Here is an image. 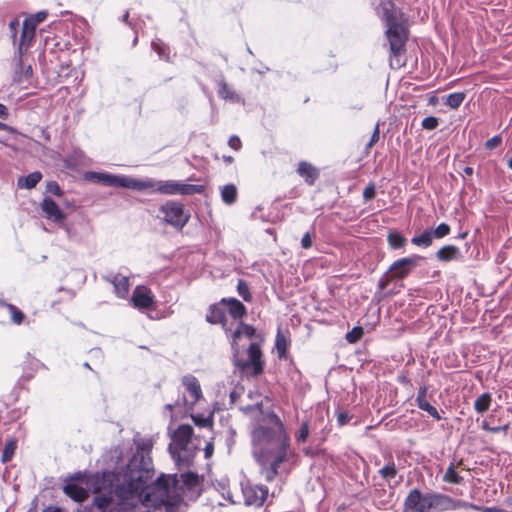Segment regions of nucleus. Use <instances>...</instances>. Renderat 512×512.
Here are the masks:
<instances>
[{"label": "nucleus", "mask_w": 512, "mask_h": 512, "mask_svg": "<svg viewBox=\"0 0 512 512\" xmlns=\"http://www.w3.org/2000/svg\"><path fill=\"white\" fill-rule=\"evenodd\" d=\"M270 417L273 427L259 426L252 432L253 454L260 467L261 476L268 482L287 473L285 463L291 454L290 438L283 423L275 414Z\"/></svg>", "instance_id": "f257e3e1"}, {"label": "nucleus", "mask_w": 512, "mask_h": 512, "mask_svg": "<svg viewBox=\"0 0 512 512\" xmlns=\"http://www.w3.org/2000/svg\"><path fill=\"white\" fill-rule=\"evenodd\" d=\"M376 11L386 27L385 35L389 41L390 50L396 56L404 49L408 39L404 14L392 0H381Z\"/></svg>", "instance_id": "f03ea898"}, {"label": "nucleus", "mask_w": 512, "mask_h": 512, "mask_svg": "<svg viewBox=\"0 0 512 512\" xmlns=\"http://www.w3.org/2000/svg\"><path fill=\"white\" fill-rule=\"evenodd\" d=\"M199 445L200 441L194 436L192 426L182 424L171 434L168 449L177 465L188 466L199 450Z\"/></svg>", "instance_id": "7ed1b4c3"}, {"label": "nucleus", "mask_w": 512, "mask_h": 512, "mask_svg": "<svg viewBox=\"0 0 512 512\" xmlns=\"http://www.w3.org/2000/svg\"><path fill=\"white\" fill-rule=\"evenodd\" d=\"M404 508L414 512L433 510L432 492L422 494L419 489H412L404 501Z\"/></svg>", "instance_id": "20e7f679"}, {"label": "nucleus", "mask_w": 512, "mask_h": 512, "mask_svg": "<svg viewBox=\"0 0 512 512\" xmlns=\"http://www.w3.org/2000/svg\"><path fill=\"white\" fill-rule=\"evenodd\" d=\"M164 219L170 225L176 228H183L188 222L189 215L184 212V207L181 203L168 201L160 208Z\"/></svg>", "instance_id": "39448f33"}, {"label": "nucleus", "mask_w": 512, "mask_h": 512, "mask_svg": "<svg viewBox=\"0 0 512 512\" xmlns=\"http://www.w3.org/2000/svg\"><path fill=\"white\" fill-rule=\"evenodd\" d=\"M182 384L191 399L188 400L185 396H183L181 401L177 400L175 406L183 407L186 411L191 410L194 404L202 397L200 383L193 375H186L182 378Z\"/></svg>", "instance_id": "423d86ee"}, {"label": "nucleus", "mask_w": 512, "mask_h": 512, "mask_svg": "<svg viewBox=\"0 0 512 512\" xmlns=\"http://www.w3.org/2000/svg\"><path fill=\"white\" fill-rule=\"evenodd\" d=\"M261 356L262 352L259 345L251 343L248 348V359L236 360V365L243 372H248L251 369L252 375L257 376L263 372Z\"/></svg>", "instance_id": "0eeeda50"}, {"label": "nucleus", "mask_w": 512, "mask_h": 512, "mask_svg": "<svg viewBox=\"0 0 512 512\" xmlns=\"http://www.w3.org/2000/svg\"><path fill=\"white\" fill-rule=\"evenodd\" d=\"M432 500L433 510L437 512H445L450 510H456L459 508H475L474 504L472 503L463 500H456L446 494L437 492H432Z\"/></svg>", "instance_id": "6e6552de"}, {"label": "nucleus", "mask_w": 512, "mask_h": 512, "mask_svg": "<svg viewBox=\"0 0 512 512\" xmlns=\"http://www.w3.org/2000/svg\"><path fill=\"white\" fill-rule=\"evenodd\" d=\"M48 16L46 11H39L36 14L26 18L22 25L21 38L19 48L22 49L24 46H28L35 35L36 26L43 22Z\"/></svg>", "instance_id": "1a4fd4ad"}, {"label": "nucleus", "mask_w": 512, "mask_h": 512, "mask_svg": "<svg viewBox=\"0 0 512 512\" xmlns=\"http://www.w3.org/2000/svg\"><path fill=\"white\" fill-rule=\"evenodd\" d=\"M422 260V257L419 255H413L410 257L401 258L395 261L389 269L390 278L394 279H403L406 277L413 268L418 266L419 262Z\"/></svg>", "instance_id": "9d476101"}, {"label": "nucleus", "mask_w": 512, "mask_h": 512, "mask_svg": "<svg viewBox=\"0 0 512 512\" xmlns=\"http://www.w3.org/2000/svg\"><path fill=\"white\" fill-rule=\"evenodd\" d=\"M139 185L141 186V188H139L138 191L150 190L153 192L172 195L177 194L179 182L173 180L155 181L152 179H139Z\"/></svg>", "instance_id": "9b49d317"}, {"label": "nucleus", "mask_w": 512, "mask_h": 512, "mask_svg": "<svg viewBox=\"0 0 512 512\" xmlns=\"http://www.w3.org/2000/svg\"><path fill=\"white\" fill-rule=\"evenodd\" d=\"M242 493L245 505L259 507L264 503L268 489L262 485L248 484L242 487Z\"/></svg>", "instance_id": "f8f14e48"}, {"label": "nucleus", "mask_w": 512, "mask_h": 512, "mask_svg": "<svg viewBox=\"0 0 512 512\" xmlns=\"http://www.w3.org/2000/svg\"><path fill=\"white\" fill-rule=\"evenodd\" d=\"M102 183L109 187H122L137 190L141 188L139 185V179L128 177V176H117L109 173H104L102 176Z\"/></svg>", "instance_id": "ddd939ff"}, {"label": "nucleus", "mask_w": 512, "mask_h": 512, "mask_svg": "<svg viewBox=\"0 0 512 512\" xmlns=\"http://www.w3.org/2000/svg\"><path fill=\"white\" fill-rule=\"evenodd\" d=\"M132 302L134 307L138 309H147L152 307L154 296L147 287L137 286L133 291Z\"/></svg>", "instance_id": "4468645a"}, {"label": "nucleus", "mask_w": 512, "mask_h": 512, "mask_svg": "<svg viewBox=\"0 0 512 512\" xmlns=\"http://www.w3.org/2000/svg\"><path fill=\"white\" fill-rule=\"evenodd\" d=\"M42 210L45 212L49 219L54 222H62L65 219L64 213L60 210L59 206L50 198H45L41 204Z\"/></svg>", "instance_id": "2eb2a0df"}, {"label": "nucleus", "mask_w": 512, "mask_h": 512, "mask_svg": "<svg viewBox=\"0 0 512 512\" xmlns=\"http://www.w3.org/2000/svg\"><path fill=\"white\" fill-rule=\"evenodd\" d=\"M220 303L227 306L229 314L234 319H241L247 313L246 307L236 298H223Z\"/></svg>", "instance_id": "dca6fc26"}, {"label": "nucleus", "mask_w": 512, "mask_h": 512, "mask_svg": "<svg viewBox=\"0 0 512 512\" xmlns=\"http://www.w3.org/2000/svg\"><path fill=\"white\" fill-rule=\"evenodd\" d=\"M206 320L211 324H221L226 332L230 331V328L227 327L224 310L217 305L209 307Z\"/></svg>", "instance_id": "f3484780"}, {"label": "nucleus", "mask_w": 512, "mask_h": 512, "mask_svg": "<svg viewBox=\"0 0 512 512\" xmlns=\"http://www.w3.org/2000/svg\"><path fill=\"white\" fill-rule=\"evenodd\" d=\"M63 491L68 497L76 502H83L88 498V491L74 482H68L63 487Z\"/></svg>", "instance_id": "a211bd4d"}, {"label": "nucleus", "mask_w": 512, "mask_h": 512, "mask_svg": "<svg viewBox=\"0 0 512 512\" xmlns=\"http://www.w3.org/2000/svg\"><path fill=\"white\" fill-rule=\"evenodd\" d=\"M109 281L113 284L116 294L124 298L129 292V279L127 276L117 274L113 275Z\"/></svg>", "instance_id": "6ab92c4d"}, {"label": "nucleus", "mask_w": 512, "mask_h": 512, "mask_svg": "<svg viewBox=\"0 0 512 512\" xmlns=\"http://www.w3.org/2000/svg\"><path fill=\"white\" fill-rule=\"evenodd\" d=\"M298 174L303 177L309 185L314 184L319 176L317 169L307 162H300L297 168Z\"/></svg>", "instance_id": "aec40b11"}, {"label": "nucleus", "mask_w": 512, "mask_h": 512, "mask_svg": "<svg viewBox=\"0 0 512 512\" xmlns=\"http://www.w3.org/2000/svg\"><path fill=\"white\" fill-rule=\"evenodd\" d=\"M255 334V328L251 325L240 322L236 330L232 334V348L236 350L237 342L242 336L252 338Z\"/></svg>", "instance_id": "412c9836"}, {"label": "nucleus", "mask_w": 512, "mask_h": 512, "mask_svg": "<svg viewBox=\"0 0 512 512\" xmlns=\"http://www.w3.org/2000/svg\"><path fill=\"white\" fill-rule=\"evenodd\" d=\"M460 255V250L454 245H446L438 250L436 256L440 261L448 262L457 259Z\"/></svg>", "instance_id": "4be33fe9"}, {"label": "nucleus", "mask_w": 512, "mask_h": 512, "mask_svg": "<svg viewBox=\"0 0 512 512\" xmlns=\"http://www.w3.org/2000/svg\"><path fill=\"white\" fill-rule=\"evenodd\" d=\"M42 179L41 172L35 171L28 174L25 177H21L18 180V186L20 188L32 189L34 188Z\"/></svg>", "instance_id": "5701e85b"}, {"label": "nucleus", "mask_w": 512, "mask_h": 512, "mask_svg": "<svg viewBox=\"0 0 512 512\" xmlns=\"http://www.w3.org/2000/svg\"><path fill=\"white\" fill-rule=\"evenodd\" d=\"M433 241V233L432 230H425L420 235L414 236L411 239V243L418 246L427 248L432 244Z\"/></svg>", "instance_id": "b1692460"}, {"label": "nucleus", "mask_w": 512, "mask_h": 512, "mask_svg": "<svg viewBox=\"0 0 512 512\" xmlns=\"http://www.w3.org/2000/svg\"><path fill=\"white\" fill-rule=\"evenodd\" d=\"M491 395L489 393H483L474 402V409L477 413L483 414L488 411L491 405Z\"/></svg>", "instance_id": "393cba45"}, {"label": "nucleus", "mask_w": 512, "mask_h": 512, "mask_svg": "<svg viewBox=\"0 0 512 512\" xmlns=\"http://www.w3.org/2000/svg\"><path fill=\"white\" fill-rule=\"evenodd\" d=\"M221 197L226 204H233L237 198V189L233 184L225 185L221 190Z\"/></svg>", "instance_id": "a878e982"}, {"label": "nucleus", "mask_w": 512, "mask_h": 512, "mask_svg": "<svg viewBox=\"0 0 512 512\" xmlns=\"http://www.w3.org/2000/svg\"><path fill=\"white\" fill-rule=\"evenodd\" d=\"M442 480L446 483L461 484L463 482V477L456 472L454 464L451 463L447 467Z\"/></svg>", "instance_id": "bb28decb"}, {"label": "nucleus", "mask_w": 512, "mask_h": 512, "mask_svg": "<svg viewBox=\"0 0 512 512\" xmlns=\"http://www.w3.org/2000/svg\"><path fill=\"white\" fill-rule=\"evenodd\" d=\"M218 94L223 99L231 100L233 102L239 101V96L224 81L219 83Z\"/></svg>", "instance_id": "cd10ccee"}, {"label": "nucleus", "mask_w": 512, "mask_h": 512, "mask_svg": "<svg viewBox=\"0 0 512 512\" xmlns=\"http://www.w3.org/2000/svg\"><path fill=\"white\" fill-rule=\"evenodd\" d=\"M203 190H204V187L202 185L185 184V183L179 182L177 194L193 195V194L202 193Z\"/></svg>", "instance_id": "c85d7f7f"}, {"label": "nucleus", "mask_w": 512, "mask_h": 512, "mask_svg": "<svg viewBox=\"0 0 512 512\" xmlns=\"http://www.w3.org/2000/svg\"><path fill=\"white\" fill-rule=\"evenodd\" d=\"M387 241L392 249L402 248L406 243L405 237L397 231L390 232Z\"/></svg>", "instance_id": "c756f323"}, {"label": "nucleus", "mask_w": 512, "mask_h": 512, "mask_svg": "<svg viewBox=\"0 0 512 512\" xmlns=\"http://www.w3.org/2000/svg\"><path fill=\"white\" fill-rule=\"evenodd\" d=\"M417 406L423 410L426 411L431 417H433L436 420H440L441 416L438 413L437 409L432 406L427 399H416Z\"/></svg>", "instance_id": "7c9ffc66"}, {"label": "nucleus", "mask_w": 512, "mask_h": 512, "mask_svg": "<svg viewBox=\"0 0 512 512\" xmlns=\"http://www.w3.org/2000/svg\"><path fill=\"white\" fill-rule=\"evenodd\" d=\"M465 94L463 92H456L449 94L446 99V105L451 109H457L464 101Z\"/></svg>", "instance_id": "2f4dec72"}, {"label": "nucleus", "mask_w": 512, "mask_h": 512, "mask_svg": "<svg viewBox=\"0 0 512 512\" xmlns=\"http://www.w3.org/2000/svg\"><path fill=\"white\" fill-rule=\"evenodd\" d=\"M16 448H17L16 440L12 439L6 443V445L3 449V452H2V456H1V460L3 463H6L12 459Z\"/></svg>", "instance_id": "473e14b6"}, {"label": "nucleus", "mask_w": 512, "mask_h": 512, "mask_svg": "<svg viewBox=\"0 0 512 512\" xmlns=\"http://www.w3.org/2000/svg\"><path fill=\"white\" fill-rule=\"evenodd\" d=\"M237 292L243 298L244 301H246V302H251L252 301V295L250 293L249 286L242 279H240L238 281Z\"/></svg>", "instance_id": "72a5a7b5"}, {"label": "nucleus", "mask_w": 512, "mask_h": 512, "mask_svg": "<svg viewBox=\"0 0 512 512\" xmlns=\"http://www.w3.org/2000/svg\"><path fill=\"white\" fill-rule=\"evenodd\" d=\"M379 474L384 478V479H392L396 476L397 474V469H396V466L394 464V462H388L383 468H381L379 470Z\"/></svg>", "instance_id": "f704fd0d"}, {"label": "nucleus", "mask_w": 512, "mask_h": 512, "mask_svg": "<svg viewBox=\"0 0 512 512\" xmlns=\"http://www.w3.org/2000/svg\"><path fill=\"white\" fill-rule=\"evenodd\" d=\"M4 305L10 312L11 320L15 324H21L24 319V313L12 304H4Z\"/></svg>", "instance_id": "c9c22d12"}, {"label": "nucleus", "mask_w": 512, "mask_h": 512, "mask_svg": "<svg viewBox=\"0 0 512 512\" xmlns=\"http://www.w3.org/2000/svg\"><path fill=\"white\" fill-rule=\"evenodd\" d=\"M275 346H276L279 357L280 358L284 357L286 350H287L288 343H287L285 336L282 335L281 333H278L276 336Z\"/></svg>", "instance_id": "e433bc0d"}, {"label": "nucleus", "mask_w": 512, "mask_h": 512, "mask_svg": "<svg viewBox=\"0 0 512 512\" xmlns=\"http://www.w3.org/2000/svg\"><path fill=\"white\" fill-rule=\"evenodd\" d=\"M363 336V328L362 327H354L350 332L346 334V340L349 343L358 342Z\"/></svg>", "instance_id": "4c0bfd02"}, {"label": "nucleus", "mask_w": 512, "mask_h": 512, "mask_svg": "<svg viewBox=\"0 0 512 512\" xmlns=\"http://www.w3.org/2000/svg\"><path fill=\"white\" fill-rule=\"evenodd\" d=\"M432 233L433 237L441 239L450 233V226L446 223H441L432 231Z\"/></svg>", "instance_id": "58836bf2"}, {"label": "nucleus", "mask_w": 512, "mask_h": 512, "mask_svg": "<svg viewBox=\"0 0 512 512\" xmlns=\"http://www.w3.org/2000/svg\"><path fill=\"white\" fill-rule=\"evenodd\" d=\"M192 419L194 423L199 427H211L212 426V419L211 417H202L200 415H192Z\"/></svg>", "instance_id": "ea45409f"}, {"label": "nucleus", "mask_w": 512, "mask_h": 512, "mask_svg": "<svg viewBox=\"0 0 512 512\" xmlns=\"http://www.w3.org/2000/svg\"><path fill=\"white\" fill-rule=\"evenodd\" d=\"M309 436V426L307 422L302 423L300 430L296 436L297 442H305Z\"/></svg>", "instance_id": "a19ab883"}, {"label": "nucleus", "mask_w": 512, "mask_h": 512, "mask_svg": "<svg viewBox=\"0 0 512 512\" xmlns=\"http://www.w3.org/2000/svg\"><path fill=\"white\" fill-rule=\"evenodd\" d=\"M438 126V119L433 116H429L423 119L422 127L426 130H433Z\"/></svg>", "instance_id": "79ce46f5"}, {"label": "nucleus", "mask_w": 512, "mask_h": 512, "mask_svg": "<svg viewBox=\"0 0 512 512\" xmlns=\"http://www.w3.org/2000/svg\"><path fill=\"white\" fill-rule=\"evenodd\" d=\"M376 195V189L374 184H369L365 187L363 191V198L365 201L372 200Z\"/></svg>", "instance_id": "37998d69"}, {"label": "nucleus", "mask_w": 512, "mask_h": 512, "mask_svg": "<svg viewBox=\"0 0 512 512\" xmlns=\"http://www.w3.org/2000/svg\"><path fill=\"white\" fill-rule=\"evenodd\" d=\"M152 48L157 52L160 58L168 59V54L166 53V47L158 42H152Z\"/></svg>", "instance_id": "c03bdc74"}, {"label": "nucleus", "mask_w": 512, "mask_h": 512, "mask_svg": "<svg viewBox=\"0 0 512 512\" xmlns=\"http://www.w3.org/2000/svg\"><path fill=\"white\" fill-rule=\"evenodd\" d=\"M102 176H104L103 172H88V173H86V179L96 182V183H102V181H103Z\"/></svg>", "instance_id": "a18cd8bd"}, {"label": "nucleus", "mask_w": 512, "mask_h": 512, "mask_svg": "<svg viewBox=\"0 0 512 512\" xmlns=\"http://www.w3.org/2000/svg\"><path fill=\"white\" fill-rule=\"evenodd\" d=\"M502 142V138L501 136L497 135V136H494L492 137L491 139H489L485 146L488 148V149H494L496 147H498Z\"/></svg>", "instance_id": "49530a36"}, {"label": "nucleus", "mask_w": 512, "mask_h": 512, "mask_svg": "<svg viewBox=\"0 0 512 512\" xmlns=\"http://www.w3.org/2000/svg\"><path fill=\"white\" fill-rule=\"evenodd\" d=\"M379 124H377L374 128V131H373V134L371 136V139L370 141L368 142V144L366 145V149H370L376 142H378L379 140Z\"/></svg>", "instance_id": "de8ad7c7"}, {"label": "nucleus", "mask_w": 512, "mask_h": 512, "mask_svg": "<svg viewBox=\"0 0 512 512\" xmlns=\"http://www.w3.org/2000/svg\"><path fill=\"white\" fill-rule=\"evenodd\" d=\"M301 246L304 249H309L312 246V235L310 232H306L301 239Z\"/></svg>", "instance_id": "09e8293b"}, {"label": "nucleus", "mask_w": 512, "mask_h": 512, "mask_svg": "<svg viewBox=\"0 0 512 512\" xmlns=\"http://www.w3.org/2000/svg\"><path fill=\"white\" fill-rule=\"evenodd\" d=\"M228 145L234 149V150H239L241 148V140L238 136H231L229 141H228Z\"/></svg>", "instance_id": "8fccbe9b"}, {"label": "nucleus", "mask_w": 512, "mask_h": 512, "mask_svg": "<svg viewBox=\"0 0 512 512\" xmlns=\"http://www.w3.org/2000/svg\"><path fill=\"white\" fill-rule=\"evenodd\" d=\"M20 23H19V20L18 19H13L10 23H9V29H10V32H11V37L15 40L16 38V35H17V29L19 27Z\"/></svg>", "instance_id": "3c124183"}, {"label": "nucleus", "mask_w": 512, "mask_h": 512, "mask_svg": "<svg viewBox=\"0 0 512 512\" xmlns=\"http://www.w3.org/2000/svg\"><path fill=\"white\" fill-rule=\"evenodd\" d=\"M475 508H472L473 510L481 511V512H506L503 509H500L498 507H481L474 504Z\"/></svg>", "instance_id": "603ef678"}, {"label": "nucleus", "mask_w": 512, "mask_h": 512, "mask_svg": "<svg viewBox=\"0 0 512 512\" xmlns=\"http://www.w3.org/2000/svg\"><path fill=\"white\" fill-rule=\"evenodd\" d=\"M47 190H48V192L53 193L55 195H61V189H60L59 185L54 181L49 182L47 184Z\"/></svg>", "instance_id": "864d4df0"}, {"label": "nucleus", "mask_w": 512, "mask_h": 512, "mask_svg": "<svg viewBox=\"0 0 512 512\" xmlns=\"http://www.w3.org/2000/svg\"><path fill=\"white\" fill-rule=\"evenodd\" d=\"M337 420L340 425H345L349 421V416L347 413L341 412L338 414Z\"/></svg>", "instance_id": "5fc2aeb1"}, {"label": "nucleus", "mask_w": 512, "mask_h": 512, "mask_svg": "<svg viewBox=\"0 0 512 512\" xmlns=\"http://www.w3.org/2000/svg\"><path fill=\"white\" fill-rule=\"evenodd\" d=\"M508 428L507 425H504V426H498V427H488L486 425H484V429L490 431V432H493V433H498L502 430H506Z\"/></svg>", "instance_id": "6e6d98bb"}, {"label": "nucleus", "mask_w": 512, "mask_h": 512, "mask_svg": "<svg viewBox=\"0 0 512 512\" xmlns=\"http://www.w3.org/2000/svg\"><path fill=\"white\" fill-rule=\"evenodd\" d=\"M9 116V112L7 107L4 104L0 103V118L7 119Z\"/></svg>", "instance_id": "4d7b16f0"}, {"label": "nucleus", "mask_w": 512, "mask_h": 512, "mask_svg": "<svg viewBox=\"0 0 512 512\" xmlns=\"http://www.w3.org/2000/svg\"><path fill=\"white\" fill-rule=\"evenodd\" d=\"M427 387L423 386L419 389L416 399H426Z\"/></svg>", "instance_id": "13d9d810"}, {"label": "nucleus", "mask_w": 512, "mask_h": 512, "mask_svg": "<svg viewBox=\"0 0 512 512\" xmlns=\"http://www.w3.org/2000/svg\"><path fill=\"white\" fill-rule=\"evenodd\" d=\"M205 451V457L208 458L213 453V445L211 443H208L204 449Z\"/></svg>", "instance_id": "bf43d9fd"}, {"label": "nucleus", "mask_w": 512, "mask_h": 512, "mask_svg": "<svg viewBox=\"0 0 512 512\" xmlns=\"http://www.w3.org/2000/svg\"><path fill=\"white\" fill-rule=\"evenodd\" d=\"M0 130L9 131V132L15 131L11 126H9L3 122H0Z\"/></svg>", "instance_id": "052dcab7"}, {"label": "nucleus", "mask_w": 512, "mask_h": 512, "mask_svg": "<svg viewBox=\"0 0 512 512\" xmlns=\"http://www.w3.org/2000/svg\"><path fill=\"white\" fill-rule=\"evenodd\" d=\"M43 512H65L63 509L58 507H48Z\"/></svg>", "instance_id": "680f3d73"}, {"label": "nucleus", "mask_w": 512, "mask_h": 512, "mask_svg": "<svg viewBox=\"0 0 512 512\" xmlns=\"http://www.w3.org/2000/svg\"><path fill=\"white\" fill-rule=\"evenodd\" d=\"M90 353L95 357H101L102 351L99 348L91 349Z\"/></svg>", "instance_id": "e2e57ef3"}, {"label": "nucleus", "mask_w": 512, "mask_h": 512, "mask_svg": "<svg viewBox=\"0 0 512 512\" xmlns=\"http://www.w3.org/2000/svg\"><path fill=\"white\" fill-rule=\"evenodd\" d=\"M464 172H465V174H467V175H472V174H473V168H471V167H466V168L464 169Z\"/></svg>", "instance_id": "0e129e2a"}, {"label": "nucleus", "mask_w": 512, "mask_h": 512, "mask_svg": "<svg viewBox=\"0 0 512 512\" xmlns=\"http://www.w3.org/2000/svg\"><path fill=\"white\" fill-rule=\"evenodd\" d=\"M25 75H26L27 77H29V76H31V75H32V68H31V66H28V67H27V69H26V71H25Z\"/></svg>", "instance_id": "69168bd1"}, {"label": "nucleus", "mask_w": 512, "mask_h": 512, "mask_svg": "<svg viewBox=\"0 0 512 512\" xmlns=\"http://www.w3.org/2000/svg\"><path fill=\"white\" fill-rule=\"evenodd\" d=\"M122 19H123V21H124L125 23L129 24V22H128V19H129V12H128V11L123 15V18H122Z\"/></svg>", "instance_id": "338daca9"}, {"label": "nucleus", "mask_w": 512, "mask_h": 512, "mask_svg": "<svg viewBox=\"0 0 512 512\" xmlns=\"http://www.w3.org/2000/svg\"><path fill=\"white\" fill-rule=\"evenodd\" d=\"M224 160L228 163L233 161V158L231 156L225 157Z\"/></svg>", "instance_id": "774afa93"}]
</instances>
